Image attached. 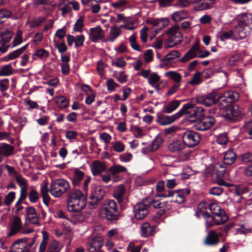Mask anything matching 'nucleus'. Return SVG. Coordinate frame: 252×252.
<instances>
[{"mask_svg": "<svg viewBox=\"0 0 252 252\" xmlns=\"http://www.w3.org/2000/svg\"><path fill=\"white\" fill-rule=\"evenodd\" d=\"M209 209L214 216V219L216 224H222L226 222L228 217L224 210H223L217 203L209 204Z\"/></svg>", "mask_w": 252, "mask_h": 252, "instance_id": "nucleus-8", "label": "nucleus"}, {"mask_svg": "<svg viewBox=\"0 0 252 252\" xmlns=\"http://www.w3.org/2000/svg\"><path fill=\"white\" fill-rule=\"evenodd\" d=\"M126 170V168L125 167L120 165H114L109 169V171L114 176Z\"/></svg>", "mask_w": 252, "mask_h": 252, "instance_id": "nucleus-51", "label": "nucleus"}, {"mask_svg": "<svg viewBox=\"0 0 252 252\" xmlns=\"http://www.w3.org/2000/svg\"><path fill=\"white\" fill-rule=\"evenodd\" d=\"M180 26L178 25L169 28L165 32L167 35L165 40L166 48H171L180 43L182 41V35L180 31Z\"/></svg>", "mask_w": 252, "mask_h": 252, "instance_id": "nucleus-5", "label": "nucleus"}, {"mask_svg": "<svg viewBox=\"0 0 252 252\" xmlns=\"http://www.w3.org/2000/svg\"><path fill=\"white\" fill-rule=\"evenodd\" d=\"M13 35L12 32L9 30H5L4 32H0V44L7 43L9 42L11 39Z\"/></svg>", "mask_w": 252, "mask_h": 252, "instance_id": "nucleus-36", "label": "nucleus"}, {"mask_svg": "<svg viewBox=\"0 0 252 252\" xmlns=\"http://www.w3.org/2000/svg\"><path fill=\"white\" fill-rule=\"evenodd\" d=\"M194 1V0H177L176 3L174 5L184 8L188 7Z\"/></svg>", "mask_w": 252, "mask_h": 252, "instance_id": "nucleus-60", "label": "nucleus"}, {"mask_svg": "<svg viewBox=\"0 0 252 252\" xmlns=\"http://www.w3.org/2000/svg\"><path fill=\"white\" fill-rule=\"evenodd\" d=\"M25 219L28 220L31 223L39 226V218L37 216L35 209L32 206L26 208Z\"/></svg>", "mask_w": 252, "mask_h": 252, "instance_id": "nucleus-18", "label": "nucleus"}, {"mask_svg": "<svg viewBox=\"0 0 252 252\" xmlns=\"http://www.w3.org/2000/svg\"><path fill=\"white\" fill-rule=\"evenodd\" d=\"M223 94H224V97L228 99L230 103L237 100L239 96L237 92L231 91L226 92Z\"/></svg>", "mask_w": 252, "mask_h": 252, "instance_id": "nucleus-45", "label": "nucleus"}, {"mask_svg": "<svg viewBox=\"0 0 252 252\" xmlns=\"http://www.w3.org/2000/svg\"><path fill=\"white\" fill-rule=\"evenodd\" d=\"M183 140L188 147L192 148L197 145L200 140V135L193 131H187L183 135Z\"/></svg>", "mask_w": 252, "mask_h": 252, "instance_id": "nucleus-11", "label": "nucleus"}, {"mask_svg": "<svg viewBox=\"0 0 252 252\" xmlns=\"http://www.w3.org/2000/svg\"><path fill=\"white\" fill-rule=\"evenodd\" d=\"M101 209H107L108 210H118L116 202L113 200L108 199L106 200L103 204Z\"/></svg>", "mask_w": 252, "mask_h": 252, "instance_id": "nucleus-46", "label": "nucleus"}, {"mask_svg": "<svg viewBox=\"0 0 252 252\" xmlns=\"http://www.w3.org/2000/svg\"><path fill=\"white\" fill-rule=\"evenodd\" d=\"M100 214L102 218L111 222L118 220L120 215L118 210H114L113 211L107 209H101Z\"/></svg>", "mask_w": 252, "mask_h": 252, "instance_id": "nucleus-15", "label": "nucleus"}, {"mask_svg": "<svg viewBox=\"0 0 252 252\" xmlns=\"http://www.w3.org/2000/svg\"><path fill=\"white\" fill-rule=\"evenodd\" d=\"M157 194L156 197L151 201V205L153 206L155 208L161 209L163 208L167 204V202L161 199L158 198Z\"/></svg>", "mask_w": 252, "mask_h": 252, "instance_id": "nucleus-42", "label": "nucleus"}, {"mask_svg": "<svg viewBox=\"0 0 252 252\" xmlns=\"http://www.w3.org/2000/svg\"><path fill=\"white\" fill-rule=\"evenodd\" d=\"M215 170L220 178L222 177L225 172V167L220 163H218L215 165Z\"/></svg>", "mask_w": 252, "mask_h": 252, "instance_id": "nucleus-62", "label": "nucleus"}, {"mask_svg": "<svg viewBox=\"0 0 252 252\" xmlns=\"http://www.w3.org/2000/svg\"><path fill=\"white\" fill-rule=\"evenodd\" d=\"M15 198V192L14 191L9 192L5 197L4 203L7 206H9L13 201Z\"/></svg>", "mask_w": 252, "mask_h": 252, "instance_id": "nucleus-55", "label": "nucleus"}, {"mask_svg": "<svg viewBox=\"0 0 252 252\" xmlns=\"http://www.w3.org/2000/svg\"><path fill=\"white\" fill-rule=\"evenodd\" d=\"M180 56V53L177 50H173L167 54L162 60L164 64H168L176 58Z\"/></svg>", "mask_w": 252, "mask_h": 252, "instance_id": "nucleus-32", "label": "nucleus"}, {"mask_svg": "<svg viewBox=\"0 0 252 252\" xmlns=\"http://www.w3.org/2000/svg\"><path fill=\"white\" fill-rule=\"evenodd\" d=\"M22 221L20 218L17 216H14L13 220L10 226V231L8 233L7 237L12 236L20 231Z\"/></svg>", "mask_w": 252, "mask_h": 252, "instance_id": "nucleus-22", "label": "nucleus"}, {"mask_svg": "<svg viewBox=\"0 0 252 252\" xmlns=\"http://www.w3.org/2000/svg\"><path fill=\"white\" fill-rule=\"evenodd\" d=\"M102 246V238L95 237L89 241L87 244V249L89 252H98Z\"/></svg>", "mask_w": 252, "mask_h": 252, "instance_id": "nucleus-17", "label": "nucleus"}, {"mask_svg": "<svg viewBox=\"0 0 252 252\" xmlns=\"http://www.w3.org/2000/svg\"><path fill=\"white\" fill-rule=\"evenodd\" d=\"M49 52L47 50L44 49H40L36 50L33 54V56H36L39 59L43 60L46 59L49 56Z\"/></svg>", "mask_w": 252, "mask_h": 252, "instance_id": "nucleus-52", "label": "nucleus"}, {"mask_svg": "<svg viewBox=\"0 0 252 252\" xmlns=\"http://www.w3.org/2000/svg\"><path fill=\"white\" fill-rule=\"evenodd\" d=\"M13 73V68L11 64L4 65L0 69V76H10Z\"/></svg>", "mask_w": 252, "mask_h": 252, "instance_id": "nucleus-44", "label": "nucleus"}, {"mask_svg": "<svg viewBox=\"0 0 252 252\" xmlns=\"http://www.w3.org/2000/svg\"><path fill=\"white\" fill-rule=\"evenodd\" d=\"M114 25L120 29H126V17L124 14H117V20L115 21Z\"/></svg>", "mask_w": 252, "mask_h": 252, "instance_id": "nucleus-38", "label": "nucleus"}, {"mask_svg": "<svg viewBox=\"0 0 252 252\" xmlns=\"http://www.w3.org/2000/svg\"><path fill=\"white\" fill-rule=\"evenodd\" d=\"M14 148L8 144L3 143L0 144V155L3 157H7L13 152Z\"/></svg>", "mask_w": 252, "mask_h": 252, "instance_id": "nucleus-30", "label": "nucleus"}, {"mask_svg": "<svg viewBox=\"0 0 252 252\" xmlns=\"http://www.w3.org/2000/svg\"><path fill=\"white\" fill-rule=\"evenodd\" d=\"M180 102L177 100H174L169 102L166 105L163 107V111L166 113H170L176 110L180 105Z\"/></svg>", "mask_w": 252, "mask_h": 252, "instance_id": "nucleus-33", "label": "nucleus"}, {"mask_svg": "<svg viewBox=\"0 0 252 252\" xmlns=\"http://www.w3.org/2000/svg\"><path fill=\"white\" fill-rule=\"evenodd\" d=\"M183 114H186L187 117L193 118L191 121H194L204 117L205 112L202 107H196L191 103H187L177 113V115H178L177 117H181Z\"/></svg>", "mask_w": 252, "mask_h": 252, "instance_id": "nucleus-3", "label": "nucleus"}, {"mask_svg": "<svg viewBox=\"0 0 252 252\" xmlns=\"http://www.w3.org/2000/svg\"><path fill=\"white\" fill-rule=\"evenodd\" d=\"M169 23V20L167 19H148L146 21V23L147 24L151 25L153 26H158L161 25L162 27L166 26Z\"/></svg>", "mask_w": 252, "mask_h": 252, "instance_id": "nucleus-34", "label": "nucleus"}, {"mask_svg": "<svg viewBox=\"0 0 252 252\" xmlns=\"http://www.w3.org/2000/svg\"><path fill=\"white\" fill-rule=\"evenodd\" d=\"M165 75L167 77H170L176 83H180L181 81V75L179 73L174 71H170L166 72L165 73Z\"/></svg>", "mask_w": 252, "mask_h": 252, "instance_id": "nucleus-47", "label": "nucleus"}, {"mask_svg": "<svg viewBox=\"0 0 252 252\" xmlns=\"http://www.w3.org/2000/svg\"><path fill=\"white\" fill-rule=\"evenodd\" d=\"M15 181L18 184L19 186L22 188H26L27 189L28 184L27 180L22 177L20 175H16L15 177Z\"/></svg>", "mask_w": 252, "mask_h": 252, "instance_id": "nucleus-61", "label": "nucleus"}, {"mask_svg": "<svg viewBox=\"0 0 252 252\" xmlns=\"http://www.w3.org/2000/svg\"><path fill=\"white\" fill-rule=\"evenodd\" d=\"M61 249L60 248L59 244L57 241H53L50 243L47 252H60Z\"/></svg>", "mask_w": 252, "mask_h": 252, "instance_id": "nucleus-56", "label": "nucleus"}, {"mask_svg": "<svg viewBox=\"0 0 252 252\" xmlns=\"http://www.w3.org/2000/svg\"><path fill=\"white\" fill-rule=\"evenodd\" d=\"M120 28L116 27L115 25L111 29L110 34V36L108 38V40L111 42H113L120 35L121 31Z\"/></svg>", "mask_w": 252, "mask_h": 252, "instance_id": "nucleus-41", "label": "nucleus"}, {"mask_svg": "<svg viewBox=\"0 0 252 252\" xmlns=\"http://www.w3.org/2000/svg\"><path fill=\"white\" fill-rule=\"evenodd\" d=\"M104 194L105 192L101 188L96 187L94 192L89 197L91 200L89 204L92 206L98 204L103 198Z\"/></svg>", "mask_w": 252, "mask_h": 252, "instance_id": "nucleus-20", "label": "nucleus"}, {"mask_svg": "<svg viewBox=\"0 0 252 252\" xmlns=\"http://www.w3.org/2000/svg\"><path fill=\"white\" fill-rule=\"evenodd\" d=\"M188 148V147L186 146V148H184V150L178 154L181 161H184L189 159L190 153Z\"/></svg>", "mask_w": 252, "mask_h": 252, "instance_id": "nucleus-50", "label": "nucleus"}, {"mask_svg": "<svg viewBox=\"0 0 252 252\" xmlns=\"http://www.w3.org/2000/svg\"><path fill=\"white\" fill-rule=\"evenodd\" d=\"M160 80V76L157 73L154 72L150 74L148 79V83L152 86L157 84Z\"/></svg>", "mask_w": 252, "mask_h": 252, "instance_id": "nucleus-53", "label": "nucleus"}, {"mask_svg": "<svg viewBox=\"0 0 252 252\" xmlns=\"http://www.w3.org/2000/svg\"><path fill=\"white\" fill-rule=\"evenodd\" d=\"M36 238V235H35L30 243L28 242L29 238L27 237L17 240L13 243L10 252H30L31 248L34 245Z\"/></svg>", "mask_w": 252, "mask_h": 252, "instance_id": "nucleus-7", "label": "nucleus"}, {"mask_svg": "<svg viewBox=\"0 0 252 252\" xmlns=\"http://www.w3.org/2000/svg\"><path fill=\"white\" fill-rule=\"evenodd\" d=\"M85 173L83 171L76 169L72 177L70 178L74 187L79 186L81 181L84 177Z\"/></svg>", "mask_w": 252, "mask_h": 252, "instance_id": "nucleus-25", "label": "nucleus"}, {"mask_svg": "<svg viewBox=\"0 0 252 252\" xmlns=\"http://www.w3.org/2000/svg\"><path fill=\"white\" fill-rule=\"evenodd\" d=\"M130 131L133 133L136 137H140L145 135L143 130L137 126H131Z\"/></svg>", "mask_w": 252, "mask_h": 252, "instance_id": "nucleus-58", "label": "nucleus"}, {"mask_svg": "<svg viewBox=\"0 0 252 252\" xmlns=\"http://www.w3.org/2000/svg\"><path fill=\"white\" fill-rule=\"evenodd\" d=\"M27 196V189L26 188H21L19 198L15 204V206L20 205L22 201L24 200Z\"/></svg>", "mask_w": 252, "mask_h": 252, "instance_id": "nucleus-54", "label": "nucleus"}, {"mask_svg": "<svg viewBox=\"0 0 252 252\" xmlns=\"http://www.w3.org/2000/svg\"><path fill=\"white\" fill-rule=\"evenodd\" d=\"M9 79L5 78L0 80V91L3 92L6 91L9 87Z\"/></svg>", "mask_w": 252, "mask_h": 252, "instance_id": "nucleus-63", "label": "nucleus"}, {"mask_svg": "<svg viewBox=\"0 0 252 252\" xmlns=\"http://www.w3.org/2000/svg\"><path fill=\"white\" fill-rule=\"evenodd\" d=\"M46 19V17L41 16L38 17L37 19H34L32 22H31V28L34 29L39 27L45 21Z\"/></svg>", "mask_w": 252, "mask_h": 252, "instance_id": "nucleus-49", "label": "nucleus"}, {"mask_svg": "<svg viewBox=\"0 0 252 252\" xmlns=\"http://www.w3.org/2000/svg\"><path fill=\"white\" fill-rule=\"evenodd\" d=\"M186 148V145L184 142L176 140L168 145V149L172 153L178 154L181 151Z\"/></svg>", "mask_w": 252, "mask_h": 252, "instance_id": "nucleus-23", "label": "nucleus"}, {"mask_svg": "<svg viewBox=\"0 0 252 252\" xmlns=\"http://www.w3.org/2000/svg\"><path fill=\"white\" fill-rule=\"evenodd\" d=\"M155 226L151 227L149 223H144L141 227V235L144 237H147L153 235L155 231Z\"/></svg>", "mask_w": 252, "mask_h": 252, "instance_id": "nucleus-28", "label": "nucleus"}, {"mask_svg": "<svg viewBox=\"0 0 252 252\" xmlns=\"http://www.w3.org/2000/svg\"><path fill=\"white\" fill-rule=\"evenodd\" d=\"M236 157L235 153L232 150L226 151L224 155L223 164L227 165L233 164L236 160Z\"/></svg>", "mask_w": 252, "mask_h": 252, "instance_id": "nucleus-29", "label": "nucleus"}, {"mask_svg": "<svg viewBox=\"0 0 252 252\" xmlns=\"http://www.w3.org/2000/svg\"><path fill=\"white\" fill-rule=\"evenodd\" d=\"M237 20L233 36L236 41L244 39L250 34L252 29V15L242 13L237 16Z\"/></svg>", "mask_w": 252, "mask_h": 252, "instance_id": "nucleus-1", "label": "nucleus"}, {"mask_svg": "<svg viewBox=\"0 0 252 252\" xmlns=\"http://www.w3.org/2000/svg\"><path fill=\"white\" fill-rule=\"evenodd\" d=\"M243 114V110L237 105H234L227 108L226 113L224 117L227 120L234 121Z\"/></svg>", "mask_w": 252, "mask_h": 252, "instance_id": "nucleus-13", "label": "nucleus"}, {"mask_svg": "<svg viewBox=\"0 0 252 252\" xmlns=\"http://www.w3.org/2000/svg\"><path fill=\"white\" fill-rule=\"evenodd\" d=\"M28 46L29 44L28 43L21 48L9 53V58L11 59V60L17 58L24 53L27 49Z\"/></svg>", "mask_w": 252, "mask_h": 252, "instance_id": "nucleus-40", "label": "nucleus"}, {"mask_svg": "<svg viewBox=\"0 0 252 252\" xmlns=\"http://www.w3.org/2000/svg\"><path fill=\"white\" fill-rule=\"evenodd\" d=\"M188 17V12L185 10H181L174 12L172 15V19L175 22H178Z\"/></svg>", "mask_w": 252, "mask_h": 252, "instance_id": "nucleus-31", "label": "nucleus"}, {"mask_svg": "<svg viewBox=\"0 0 252 252\" xmlns=\"http://www.w3.org/2000/svg\"><path fill=\"white\" fill-rule=\"evenodd\" d=\"M235 35V31H233L232 30H229L228 31H221L219 34V38L220 40L222 41H224L225 40L229 39L232 37V40H234L233 36Z\"/></svg>", "mask_w": 252, "mask_h": 252, "instance_id": "nucleus-39", "label": "nucleus"}, {"mask_svg": "<svg viewBox=\"0 0 252 252\" xmlns=\"http://www.w3.org/2000/svg\"><path fill=\"white\" fill-rule=\"evenodd\" d=\"M178 116L177 114L172 116L161 115L158 116L157 122L161 126L168 125L172 124L175 121L176 119L178 118L179 117H177Z\"/></svg>", "mask_w": 252, "mask_h": 252, "instance_id": "nucleus-26", "label": "nucleus"}, {"mask_svg": "<svg viewBox=\"0 0 252 252\" xmlns=\"http://www.w3.org/2000/svg\"><path fill=\"white\" fill-rule=\"evenodd\" d=\"M112 145L111 149L118 153L124 151L125 148V145L120 141L113 142Z\"/></svg>", "mask_w": 252, "mask_h": 252, "instance_id": "nucleus-48", "label": "nucleus"}, {"mask_svg": "<svg viewBox=\"0 0 252 252\" xmlns=\"http://www.w3.org/2000/svg\"><path fill=\"white\" fill-rule=\"evenodd\" d=\"M221 96L220 92L218 90H214L208 94L198 97L196 101L198 103L206 106H209L219 101V98H220Z\"/></svg>", "mask_w": 252, "mask_h": 252, "instance_id": "nucleus-9", "label": "nucleus"}, {"mask_svg": "<svg viewBox=\"0 0 252 252\" xmlns=\"http://www.w3.org/2000/svg\"><path fill=\"white\" fill-rule=\"evenodd\" d=\"M241 160L245 163H252V153L250 152H246L241 155L240 157Z\"/></svg>", "mask_w": 252, "mask_h": 252, "instance_id": "nucleus-64", "label": "nucleus"}, {"mask_svg": "<svg viewBox=\"0 0 252 252\" xmlns=\"http://www.w3.org/2000/svg\"><path fill=\"white\" fill-rule=\"evenodd\" d=\"M202 216L204 219H206L205 220V226L207 228H209L213 226V225H218L219 224H216L215 222L213 219V218H214V216H211L209 213L207 212H202Z\"/></svg>", "mask_w": 252, "mask_h": 252, "instance_id": "nucleus-35", "label": "nucleus"}, {"mask_svg": "<svg viewBox=\"0 0 252 252\" xmlns=\"http://www.w3.org/2000/svg\"><path fill=\"white\" fill-rule=\"evenodd\" d=\"M39 198L38 192L35 189H32L29 194V199L31 203H35Z\"/></svg>", "mask_w": 252, "mask_h": 252, "instance_id": "nucleus-57", "label": "nucleus"}, {"mask_svg": "<svg viewBox=\"0 0 252 252\" xmlns=\"http://www.w3.org/2000/svg\"><path fill=\"white\" fill-rule=\"evenodd\" d=\"M162 140L159 137H157L146 148L142 149V153L144 154H148L150 152L156 151L158 149Z\"/></svg>", "mask_w": 252, "mask_h": 252, "instance_id": "nucleus-24", "label": "nucleus"}, {"mask_svg": "<svg viewBox=\"0 0 252 252\" xmlns=\"http://www.w3.org/2000/svg\"><path fill=\"white\" fill-rule=\"evenodd\" d=\"M89 31L90 39L94 43L97 42L99 39H102L104 37L102 34L103 30L100 26L91 28Z\"/></svg>", "mask_w": 252, "mask_h": 252, "instance_id": "nucleus-19", "label": "nucleus"}, {"mask_svg": "<svg viewBox=\"0 0 252 252\" xmlns=\"http://www.w3.org/2000/svg\"><path fill=\"white\" fill-rule=\"evenodd\" d=\"M84 16H81L76 21L74 25L73 30L75 32H82L84 27Z\"/></svg>", "mask_w": 252, "mask_h": 252, "instance_id": "nucleus-43", "label": "nucleus"}, {"mask_svg": "<svg viewBox=\"0 0 252 252\" xmlns=\"http://www.w3.org/2000/svg\"><path fill=\"white\" fill-rule=\"evenodd\" d=\"M57 105L61 108H66L68 106V100L63 95H59L54 99Z\"/></svg>", "mask_w": 252, "mask_h": 252, "instance_id": "nucleus-37", "label": "nucleus"}, {"mask_svg": "<svg viewBox=\"0 0 252 252\" xmlns=\"http://www.w3.org/2000/svg\"><path fill=\"white\" fill-rule=\"evenodd\" d=\"M190 193V190L189 189H178L175 190H164V192L158 195V197L163 198H171L172 202L181 204L186 201V197Z\"/></svg>", "mask_w": 252, "mask_h": 252, "instance_id": "nucleus-4", "label": "nucleus"}, {"mask_svg": "<svg viewBox=\"0 0 252 252\" xmlns=\"http://www.w3.org/2000/svg\"><path fill=\"white\" fill-rule=\"evenodd\" d=\"M68 181L64 179L55 180L52 181L50 187V192L54 196L59 197L69 189Z\"/></svg>", "mask_w": 252, "mask_h": 252, "instance_id": "nucleus-6", "label": "nucleus"}, {"mask_svg": "<svg viewBox=\"0 0 252 252\" xmlns=\"http://www.w3.org/2000/svg\"><path fill=\"white\" fill-rule=\"evenodd\" d=\"M125 191V187L123 185L118 186L114 191V196L120 205L123 201V197Z\"/></svg>", "mask_w": 252, "mask_h": 252, "instance_id": "nucleus-27", "label": "nucleus"}, {"mask_svg": "<svg viewBox=\"0 0 252 252\" xmlns=\"http://www.w3.org/2000/svg\"><path fill=\"white\" fill-rule=\"evenodd\" d=\"M151 205L150 200L147 198L137 203L135 208L134 216L137 220L144 219L149 213V208Z\"/></svg>", "mask_w": 252, "mask_h": 252, "instance_id": "nucleus-10", "label": "nucleus"}, {"mask_svg": "<svg viewBox=\"0 0 252 252\" xmlns=\"http://www.w3.org/2000/svg\"><path fill=\"white\" fill-rule=\"evenodd\" d=\"M194 125L196 130L204 131L209 129L214 124L215 119L212 116L203 117Z\"/></svg>", "mask_w": 252, "mask_h": 252, "instance_id": "nucleus-14", "label": "nucleus"}, {"mask_svg": "<svg viewBox=\"0 0 252 252\" xmlns=\"http://www.w3.org/2000/svg\"><path fill=\"white\" fill-rule=\"evenodd\" d=\"M129 40L132 48L136 51H140V46L137 43L136 36L134 34H133L129 37Z\"/></svg>", "mask_w": 252, "mask_h": 252, "instance_id": "nucleus-59", "label": "nucleus"}, {"mask_svg": "<svg viewBox=\"0 0 252 252\" xmlns=\"http://www.w3.org/2000/svg\"><path fill=\"white\" fill-rule=\"evenodd\" d=\"M87 202L86 196L78 189H73L68 195L67 207L68 211L80 213L85 207Z\"/></svg>", "mask_w": 252, "mask_h": 252, "instance_id": "nucleus-2", "label": "nucleus"}, {"mask_svg": "<svg viewBox=\"0 0 252 252\" xmlns=\"http://www.w3.org/2000/svg\"><path fill=\"white\" fill-rule=\"evenodd\" d=\"M221 232L217 233L215 230H209L204 241L203 244L206 246H216L220 242V237H221Z\"/></svg>", "mask_w": 252, "mask_h": 252, "instance_id": "nucleus-12", "label": "nucleus"}, {"mask_svg": "<svg viewBox=\"0 0 252 252\" xmlns=\"http://www.w3.org/2000/svg\"><path fill=\"white\" fill-rule=\"evenodd\" d=\"M199 51V44L196 42L191 48L186 53V54L180 59L182 63H186L191 59L198 57Z\"/></svg>", "mask_w": 252, "mask_h": 252, "instance_id": "nucleus-16", "label": "nucleus"}, {"mask_svg": "<svg viewBox=\"0 0 252 252\" xmlns=\"http://www.w3.org/2000/svg\"><path fill=\"white\" fill-rule=\"evenodd\" d=\"M194 8L197 11L210 9L215 3L214 0H194Z\"/></svg>", "mask_w": 252, "mask_h": 252, "instance_id": "nucleus-21", "label": "nucleus"}]
</instances>
